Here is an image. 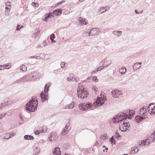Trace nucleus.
Segmentation results:
<instances>
[{"label": "nucleus", "instance_id": "1", "mask_svg": "<svg viewBox=\"0 0 155 155\" xmlns=\"http://www.w3.org/2000/svg\"><path fill=\"white\" fill-rule=\"evenodd\" d=\"M135 111L134 110H127L126 111L127 114H130V115H128L125 113L123 112H121L120 115H117L116 116L113 117L112 120H115L114 121V122L115 124L119 123L121 121L126 120L127 118L130 119L133 116V114H135Z\"/></svg>", "mask_w": 155, "mask_h": 155}, {"label": "nucleus", "instance_id": "2", "mask_svg": "<svg viewBox=\"0 0 155 155\" xmlns=\"http://www.w3.org/2000/svg\"><path fill=\"white\" fill-rule=\"evenodd\" d=\"M38 102L36 97L33 96L31 99L25 105L26 110L30 112H33L37 109Z\"/></svg>", "mask_w": 155, "mask_h": 155}, {"label": "nucleus", "instance_id": "3", "mask_svg": "<svg viewBox=\"0 0 155 155\" xmlns=\"http://www.w3.org/2000/svg\"><path fill=\"white\" fill-rule=\"evenodd\" d=\"M77 94L78 97H80L82 99L87 97L88 95L86 89L81 83L78 84V87L77 88Z\"/></svg>", "mask_w": 155, "mask_h": 155}, {"label": "nucleus", "instance_id": "4", "mask_svg": "<svg viewBox=\"0 0 155 155\" xmlns=\"http://www.w3.org/2000/svg\"><path fill=\"white\" fill-rule=\"evenodd\" d=\"M101 97H98L96 101L94 102V105L95 107H97L102 105L107 100L106 95L102 93L101 94Z\"/></svg>", "mask_w": 155, "mask_h": 155}, {"label": "nucleus", "instance_id": "5", "mask_svg": "<svg viewBox=\"0 0 155 155\" xmlns=\"http://www.w3.org/2000/svg\"><path fill=\"white\" fill-rule=\"evenodd\" d=\"M50 86V85L48 86V84H46L44 87V92L42 91L40 94V97L42 103L48 100V92Z\"/></svg>", "mask_w": 155, "mask_h": 155}, {"label": "nucleus", "instance_id": "6", "mask_svg": "<svg viewBox=\"0 0 155 155\" xmlns=\"http://www.w3.org/2000/svg\"><path fill=\"white\" fill-rule=\"evenodd\" d=\"M92 105L91 104L87 103H81L79 105V108L80 110L82 111H85L91 107Z\"/></svg>", "mask_w": 155, "mask_h": 155}, {"label": "nucleus", "instance_id": "7", "mask_svg": "<svg viewBox=\"0 0 155 155\" xmlns=\"http://www.w3.org/2000/svg\"><path fill=\"white\" fill-rule=\"evenodd\" d=\"M101 63L106 67L111 64V61L109 58H105L101 61Z\"/></svg>", "mask_w": 155, "mask_h": 155}, {"label": "nucleus", "instance_id": "8", "mask_svg": "<svg viewBox=\"0 0 155 155\" xmlns=\"http://www.w3.org/2000/svg\"><path fill=\"white\" fill-rule=\"evenodd\" d=\"M15 135V133L12 134H4L1 135L0 137L2 138H3L4 139H8L12 138Z\"/></svg>", "mask_w": 155, "mask_h": 155}, {"label": "nucleus", "instance_id": "9", "mask_svg": "<svg viewBox=\"0 0 155 155\" xmlns=\"http://www.w3.org/2000/svg\"><path fill=\"white\" fill-rule=\"evenodd\" d=\"M100 32L99 30L97 28H93L90 31V35L91 36L95 35H97Z\"/></svg>", "mask_w": 155, "mask_h": 155}, {"label": "nucleus", "instance_id": "10", "mask_svg": "<svg viewBox=\"0 0 155 155\" xmlns=\"http://www.w3.org/2000/svg\"><path fill=\"white\" fill-rule=\"evenodd\" d=\"M70 125V124L67 123L63 131L61 132V134L62 135H65L68 132L69 129H68L69 126Z\"/></svg>", "mask_w": 155, "mask_h": 155}, {"label": "nucleus", "instance_id": "11", "mask_svg": "<svg viewBox=\"0 0 155 155\" xmlns=\"http://www.w3.org/2000/svg\"><path fill=\"white\" fill-rule=\"evenodd\" d=\"M111 93L113 97L115 98L118 97L120 94V92L117 90H113Z\"/></svg>", "mask_w": 155, "mask_h": 155}, {"label": "nucleus", "instance_id": "12", "mask_svg": "<svg viewBox=\"0 0 155 155\" xmlns=\"http://www.w3.org/2000/svg\"><path fill=\"white\" fill-rule=\"evenodd\" d=\"M57 134L56 133L52 132L49 137L50 141L51 142L52 141L56 140L57 138Z\"/></svg>", "mask_w": 155, "mask_h": 155}, {"label": "nucleus", "instance_id": "13", "mask_svg": "<svg viewBox=\"0 0 155 155\" xmlns=\"http://www.w3.org/2000/svg\"><path fill=\"white\" fill-rule=\"evenodd\" d=\"M30 79L32 78V79H35L38 77V74L35 72H31L29 74Z\"/></svg>", "mask_w": 155, "mask_h": 155}, {"label": "nucleus", "instance_id": "14", "mask_svg": "<svg viewBox=\"0 0 155 155\" xmlns=\"http://www.w3.org/2000/svg\"><path fill=\"white\" fill-rule=\"evenodd\" d=\"M150 143V140L147 139L145 140V141L143 140V141L141 142V143L139 145L141 146L142 145V146L143 145V146H147Z\"/></svg>", "mask_w": 155, "mask_h": 155}, {"label": "nucleus", "instance_id": "15", "mask_svg": "<svg viewBox=\"0 0 155 155\" xmlns=\"http://www.w3.org/2000/svg\"><path fill=\"white\" fill-rule=\"evenodd\" d=\"M145 119V117H142L139 116H137L135 117V120L137 123H139L141 121Z\"/></svg>", "mask_w": 155, "mask_h": 155}, {"label": "nucleus", "instance_id": "16", "mask_svg": "<svg viewBox=\"0 0 155 155\" xmlns=\"http://www.w3.org/2000/svg\"><path fill=\"white\" fill-rule=\"evenodd\" d=\"M153 104H151L149 105V106L147 107V109H148V112L151 115H154L155 114V109H153L152 107H151L150 110V107L151 105Z\"/></svg>", "mask_w": 155, "mask_h": 155}, {"label": "nucleus", "instance_id": "17", "mask_svg": "<svg viewBox=\"0 0 155 155\" xmlns=\"http://www.w3.org/2000/svg\"><path fill=\"white\" fill-rule=\"evenodd\" d=\"M122 124L124 127H125L124 131H126L127 130H128L130 127V125L128 121H124Z\"/></svg>", "mask_w": 155, "mask_h": 155}, {"label": "nucleus", "instance_id": "18", "mask_svg": "<svg viewBox=\"0 0 155 155\" xmlns=\"http://www.w3.org/2000/svg\"><path fill=\"white\" fill-rule=\"evenodd\" d=\"M53 153L55 155H61V151L60 150V148L56 147L54 150Z\"/></svg>", "mask_w": 155, "mask_h": 155}, {"label": "nucleus", "instance_id": "19", "mask_svg": "<svg viewBox=\"0 0 155 155\" xmlns=\"http://www.w3.org/2000/svg\"><path fill=\"white\" fill-rule=\"evenodd\" d=\"M62 9H58L54 11L53 13L55 16H59L61 13Z\"/></svg>", "mask_w": 155, "mask_h": 155}, {"label": "nucleus", "instance_id": "20", "mask_svg": "<svg viewBox=\"0 0 155 155\" xmlns=\"http://www.w3.org/2000/svg\"><path fill=\"white\" fill-rule=\"evenodd\" d=\"M78 21L79 24L81 25H82L84 24L86 25L87 24V22L86 21V20H85V19H84L83 18H80Z\"/></svg>", "mask_w": 155, "mask_h": 155}, {"label": "nucleus", "instance_id": "21", "mask_svg": "<svg viewBox=\"0 0 155 155\" xmlns=\"http://www.w3.org/2000/svg\"><path fill=\"white\" fill-rule=\"evenodd\" d=\"M52 16H53V14L51 12L48 14H46L45 17L44 18V20L45 21H47L48 20V18L50 17L51 18V17Z\"/></svg>", "mask_w": 155, "mask_h": 155}, {"label": "nucleus", "instance_id": "22", "mask_svg": "<svg viewBox=\"0 0 155 155\" xmlns=\"http://www.w3.org/2000/svg\"><path fill=\"white\" fill-rule=\"evenodd\" d=\"M24 138L26 140H33L34 139L33 136L29 135H25L24 136Z\"/></svg>", "mask_w": 155, "mask_h": 155}, {"label": "nucleus", "instance_id": "23", "mask_svg": "<svg viewBox=\"0 0 155 155\" xmlns=\"http://www.w3.org/2000/svg\"><path fill=\"white\" fill-rule=\"evenodd\" d=\"M5 9H10L11 7V4L10 2H7L5 3Z\"/></svg>", "mask_w": 155, "mask_h": 155}, {"label": "nucleus", "instance_id": "24", "mask_svg": "<svg viewBox=\"0 0 155 155\" xmlns=\"http://www.w3.org/2000/svg\"><path fill=\"white\" fill-rule=\"evenodd\" d=\"M122 31H114L113 32V34L117 36H119L121 33Z\"/></svg>", "mask_w": 155, "mask_h": 155}, {"label": "nucleus", "instance_id": "25", "mask_svg": "<svg viewBox=\"0 0 155 155\" xmlns=\"http://www.w3.org/2000/svg\"><path fill=\"white\" fill-rule=\"evenodd\" d=\"M74 102H72L71 104L68 105V106H66L65 107L66 109H72L74 106Z\"/></svg>", "mask_w": 155, "mask_h": 155}, {"label": "nucleus", "instance_id": "26", "mask_svg": "<svg viewBox=\"0 0 155 155\" xmlns=\"http://www.w3.org/2000/svg\"><path fill=\"white\" fill-rule=\"evenodd\" d=\"M126 71V69L125 68L123 67L119 70V72L121 74H124Z\"/></svg>", "mask_w": 155, "mask_h": 155}, {"label": "nucleus", "instance_id": "27", "mask_svg": "<svg viewBox=\"0 0 155 155\" xmlns=\"http://www.w3.org/2000/svg\"><path fill=\"white\" fill-rule=\"evenodd\" d=\"M140 67V65H139L138 64L136 63L133 66V68L134 70H137Z\"/></svg>", "mask_w": 155, "mask_h": 155}, {"label": "nucleus", "instance_id": "28", "mask_svg": "<svg viewBox=\"0 0 155 155\" xmlns=\"http://www.w3.org/2000/svg\"><path fill=\"white\" fill-rule=\"evenodd\" d=\"M132 152H134V153H137L138 152V148L136 147H133L131 149Z\"/></svg>", "mask_w": 155, "mask_h": 155}, {"label": "nucleus", "instance_id": "29", "mask_svg": "<svg viewBox=\"0 0 155 155\" xmlns=\"http://www.w3.org/2000/svg\"><path fill=\"white\" fill-rule=\"evenodd\" d=\"M83 35L84 37H88L91 36V35H90V32H85L83 33Z\"/></svg>", "mask_w": 155, "mask_h": 155}, {"label": "nucleus", "instance_id": "30", "mask_svg": "<svg viewBox=\"0 0 155 155\" xmlns=\"http://www.w3.org/2000/svg\"><path fill=\"white\" fill-rule=\"evenodd\" d=\"M71 79L72 81H75L76 82H78L79 81V78L76 77L75 76H74L71 78Z\"/></svg>", "mask_w": 155, "mask_h": 155}, {"label": "nucleus", "instance_id": "31", "mask_svg": "<svg viewBox=\"0 0 155 155\" xmlns=\"http://www.w3.org/2000/svg\"><path fill=\"white\" fill-rule=\"evenodd\" d=\"M107 7H101V8L100 9V11L101 12V13H102L105 12L106 11H107Z\"/></svg>", "mask_w": 155, "mask_h": 155}, {"label": "nucleus", "instance_id": "32", "mask_svg": "<svg viewBox=\"0 0 155 155\" xmlns=\"http://www.w3.org/2000/svg\"><path fill=\"white\" fill-rule=\"evenodd\" d=\"M115 134V135L114 136V137L115 138L118 139L119 137H121V136L119 134V133L117 132V131H116Z\"/></svg>", "mask_w": 155, "mask_h": 155}, {"label": "nucleus", "instance_id": "33", "mask_svg": "<svg viewBox=\"0 0 155 155\" xmlns=\"http://www.w3.org/2000/svg\"><path fill=\"white\" fill-rule=\"evenodd\" d=\"M151 136L153 137V139L151 141V143H153L155 140V132H153L151 134Z\"/></svg>", "mask_w": 155, "mask_h": 155}, {"label": "nucleus", "instance_id": "34", "mask_svg": "<svg viewBox=\"0 0 155 155\" xmlns=\"http://www.w3.org/2000/svg\"><path fill=\"white\" fill-rule=\"evenodd\" d=\"M20 79L21 80V81H25L27 79H30V78H29V75L28 76L26 75V76H24V77H23L22 78H21Z\"/></svg>", "mask_w": 155, "mask_h": 155}, {"label": "nucleus", "instance_id": "35", "mask_svg": "<svg viewBox=\"0 0 155 155\" xmlns=\"http://www.w3.org/2000/svg\"><path fill=\"white\" fill-rule=\"evenodd\" d=\"M20 68L23 71H25L27 70V68L24 65L21 66L20 67Z\"/></svg>", "mask_w": 155, "mask_h": 155}, {"label": "nucleus", "instance_id": "36", "mask_svg": "<svg viewBox=\"0 0 155 155\" xmlns=\"http://www.w3.org/2000/svg\"><path fill=\"white\" fill-rule=\"evenodd\" d=\"M8 105V102H4L3 103H2L1 104V108L4 107L6 106L7 105Z\"/></svg>", "mask_w": 155, "mask_h": 155}, {"label": "nucleus", "instance_id": "37", "mask_svg": "<svg viewBox=\"0 0 155 155\" xmlns=\"http://www.w3.org/2000/svg\"><path fill=\"white\" fill-rule=\"evenodd\" d=\"M120 130H121L122 131L124 132L125 131V128H124V127L123 126V124H122L121 125L120 124V127H119Z\"/></svg>", "mask_w": 155, "mask_h": 155}, {"label": "nucleus", "instance_id": "38", "mask_svg": "<svg viewBox=\"0 0 155 155\" xmlns=\"http://www.w3.org/2000/svg\"><path fill=\"white\" fill-rule=\"evenodd\" d=\"M10 9H6L5 11V14L6 16H8L9 15Z\"/></svg>", "mask_w": 155, "mask_h": 155}, {"label": "nucleus", "instance_id": "39", "mask_svg": "<svg viewBox=\"0 0 155 155\" xmlns=\"http://www.w3.org/2000/svg\"><path fill=\"white\" fill-rule=\"evenodd\" d=\"M4 66V69H8L11 68V66L10 65H7L6 64L3 65Z\"/></svg>", "mask_w": 155, "mask_h": 155}, {"label": "nucleus", "instance_id": "40", "mask_svg": "<svg viewBox=\"0 0 155 155\" xmlns=\"http://www.w3.org/2000/svg\"><path fill=\"white\" fill-rule=\"evenodd\" d=\"M144 112L142 114L141 113L140 115H142L143 116H144L145 115H146V112L147 111V109L146 107H145V109L144 110Z\"/></svg>", "mask_w": 155, "mask_h": 155}, {"label": "nucleus", "instance_id": "41", "mask_svg": "<svg viewBox=\"0 0 155 155\" xmlns=\"http://www.w3.org/2000/svg\"><path fill=\"white\" fill-rule=\"evenodd\" d=\"M32 5L35 7H37L38 6V4L35 2H32L31 4Z\"/></svg>", "mask_w": 155, "mask_h": 155}, {"label": "nucleus", "instance_id": "42", "mask_svg": "<svg viewBox=\"0 0 155 155\" xmlns=\"http://www.w3.org/2000/svg\"><path fill=\"white\" fill-rule=\"evenodd\" d=\"M41 59L44 58H45V55L44 53H41L39 54Z\"/></svg>", "mask_w": 155, "mask_h": 155}, {"label": "nucleus", "instance_id": "43", "mask_svg": "<svg viewBox=\"0 0 155 155\" xmlns=\"http://www.w3.org/2000/svg\"><path fill=\"white\" fill-rule=\"evenodd\" d=\"M55 38V35L54 34H51L50 35V38L51 39H52V40H53V39H54Z\"/></svg>", "mask_w": 155, "mask_h": 155}, {"label": "nucleus", "instance_id": "44", "mask_svg": "<svg viewBox=\"0 0 155 155\" xmlns=\"http://www.w3.org/2000/svg\"><path fill=\"white\" fill-rule=\"evenodd\" d=\"M66 64V63L62 62L61 64V67L62 68H63L64 67V66H65V64Z\"/></svg>", "mask_w": 155, "mask_h": 155}, {"label": "nucleus", "instance_id": "45", "mask_svg": "<svg viewBox=\"0 0 155 155\" xmlns=\"http://www.w3.org/2000/svg\"><path fill=\"white\" fill-rule=\"evenodd\" d=\"M145 107H143V108H141L140 109V111H139V114H141V113L142 112H143L144 111V110L145 109Z\"/></svg>", "mask_w": 155, "mask_h": 155}, {"label": "nucleus", "instance_id": "46", "mask_svg": "<svg viewBox=\"0 0 155 155\" xmlns=\"http://www.w3.org/2000/svg\"><path fill=\"white\" fill-rule=\"evenodd\" d=\"M99 51L100 52H101V53H103L104 51V48L103 47H102L101 48V49L99 50Z\"/></svg>", "mask_w": 155, "mask_h": 155}, {"label": "nucleus", "instance_id": "47", "mask_svg": "<svg viewBox=\"0 0 155 155\" xmlns=\"http://www.w3.org/2000/svg\"><path fill=\"white\" fill-rule=\"evenodd\" d=\"M35 58H36L37 59H41L39 54H37V55L35 57Z\"/></svg>", "mask_w": 155, "mask_h": 155}, {"label": "nucleus", "instance_id": "48", "mask_svg": "<svg viewBox=\"0 0 155 155\" xmlns=\"http://www.w3.org/2000/svg\"><path fill=\"white\" fill-rule=\"evenodd\" d=\"M20 25L19 24L17 25V27L16 28V30L17 31H18L21 28H20Z\"/></svg>", "mask_w": 155, "mask_h": 155}, {"label": "nucleus", "instance_id": "49", "mask_svg": "<svg viewBox=\"0 0 155 155\" xmlns=\"http://www.w3.org/2000/svg\"><path fill=\"white\" fill-rule=\"evenodd\" d=\"M106 134L105 135H102L100 137V139H103L104 138H105V139H106Z\"/></svg>", "mask_w": 155, "mask_h": 155}, {"label": "nucleus", "instance_id": "50", "mask_svg": "<svg viewBox=\"0 0 155 155\" xmlns=\"http://www.w3.org/2000/svg\"><path fill=\"white\" fill-rule=\"evenodd\" d=\"M110 140H114L113 144H115V140L114 138V136H113L110 139Z\"/></svg>", "mask_w": 155, "mask_h": 155}, {"label": "nucleus", "instance_id": "51", "mask_svg": "<svg viewBox=\"0 0 155 155\" xmlns=\"http://www.w3.org/2000/svg\"><path fill=\"white\" fill-rule=\"evenodd\" d=\"M4 69V66L3 65H0V70Z\"/></svg>", "mask_w": 155, "mask_h": 155}, {"label": "nucleus", "instance_id": "52", "mask_svg": "<svg viewBox=\"0 0 155 155\" xmlns=\"http://www.w3.org/2000/svg\"><path fill=\"white\" fill-rule=\"evenodd\" d=\"M39 130V131L40 133H45L47 131L46 130V129H45V131L43 130V129H42V130Z\"/></svg>", "mask_w": 155, "mask_h": 155}, {"label": "nucleus", "instance_id": "53", "mask_svg": "<svg viewBox=\"0 0 155 155\" xmlns=\"http://www.w3.org/2000/svg\"><path fill=\"white\" fill-rule=\"evenodd\" d=\"M21 81V79H20L15 81V84L18 83Z\"/></svg>", "mask_w": 155, "mask_h": 155}, {"label": "nucleus", "instance_id": "54", "mask_svg": "<svg viewBox=\"0 0 155 155\" xmlns=\"http://www.w3.org/2000/svg\"><path fill=\"white\" fill-rule=\"evenodd\" d=\"M40 133V132H39V131L38 130H36L35 132V134L36 135H37L39 134Z\"/></svg>", "mask_w": 155, "mask_h": 155}, {"label": "nucleus", "instance_id": "55", "mask_svg": "<svg viewBox=\"0 0 155 155\" xmlns=\"http://www.w3.org/2000/svg\"><path fill=\"white\" fill-rule=\"evenodd\" d=\"M6 114H4V115L2 114H0V119H2V118L3 117H5V116Z\"/></svg>", "mask_w": 155, "mask_h": 155}, {"label": "nucleus", "instance_id": "56", "mask_svg": "<svg viewBox=\"0 0 155 155\" xmlns=\"http://www.w3.org/2000/svg\"><path fill=\"white\" fill-rule=\"evenodd\" d=\"M67 80L69 81H72V80L71 79V78H67Z\"/></svg>", "mask_w": 155, "mask_h": 155}, {"label": "nucleus", "instance_id": "57", "mask_svg": "<svg viewBox=\"0 0 155 155\" xmlns=\"http://www.w3.org/2000/svg\"><path fill=\"white\" fill-rule=\"evenodd\" d=\"M64 2V1H62L61 2H58L57 3V5H60L63 2Z\"/></svg>", "mask_w": 155, "mask_h": 155}, {"label": "nucleus", "instance_id": "58", "mask_svg": "<svg viewBox=\"0 0 155 155\" xmlns=\"http://www.w3.org/2000/svg\"><path fill=\"white\" fill-rule=\"evenodd\" d=\"M97 80V77L94 76L93 78V80L94 81H96V80Z\"/></svg>", "mask_w": 155, "mask_h": 155}, {"label": "nucleus", "instance_id": "59", "mask_svg": "<svg viewBox=\"0 0 155 155\" xmlns=\"http://www.w3.org/2000/svg\"><path fill=\"white\" fill-rule=\"evenodd\" d=\"M44 45H43V46L44 47H45L46 45V41H43V42Z\"/></svg>", "mask_w": 155, "mask_h": 155}, {"label": "nucleus", "instance_id": "60", "mask_svg": "<svg viewBox=\"0 0 155 155\" xmlns=\"http://www.w3.org/2000/svg\"><path fill=\"white\" fill-rule=\"evenodd\" d=\"M19 117L20 118L21 120H22V121H23V119L22 117V116L20 114L19 115Z\"/></svg>", "mask_w": 155, "mask_h": 155}, {"label": "nucleus", "instance_id": "61", "mask_svg": "<svg viewBox=\"0 0 155 155\" xmlns=\"http://www.w3.org/2000/svg\"><path fill=\"white\" fill-rule=\"evenodd\" d=\"M100 67L101 68V70L103 69H104L105 68V66H104V65H103V66H101Z\"/></svg>", "mask_w": 155, "mask_h": 155}, {"label": "nucleus", "instance_id": "62", "mask_svg": "<svg viewBox=\"0 0 155 155\" xmlns=\"http://www.w3.org/2000/svg\"><path fill=\"white\" fill-rule=\"evenodd\" d=\"M137 77V74H134L132 75V77H133V78H136Z\"/></svg>", "mask_w": 155, "mask_h": 155}, {"label": "nucleus", "instance_id": "63", "mask_svg": "<svg viewBox=\"0 0 155 155\" xmlns=\"http://www.w3.org/2000/svg\"><path fill=\"white\" fill-rule=\"evenodd\" d=\"M110 142L111 143V144L113 145L114 144V140H110Z\"/></svg>", "mask_w": 155, "mask_h": 155}, {"label": "nucleus", "instance_id": "64", "mask_svg": "<svg viewBox=\"0 0 155 155\" xmlns=\"http://www.w3.org/2000/svg\"><path fill=\"white\" fill-rule=\"evenodd\" d=\"M97 70H98V71L101 70V68H100V67L98 68L97 69Z\"/></svg>", "mask_w": 155, "mask_h": 155}]
</instances>
